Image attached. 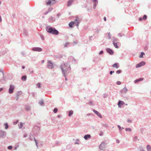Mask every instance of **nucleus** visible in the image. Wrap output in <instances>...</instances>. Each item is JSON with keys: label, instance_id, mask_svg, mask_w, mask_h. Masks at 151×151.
<instances>
[{"label": "nucleus", "instance_id": "ddd939ff", "mask_svg": "<svg viewBox=\"0 0 151 151\" xmlns=\"http://www.w3.org/2000/svg\"><path fill=\"white\" fill-rule=\"evenodd\" d=\"M124 104V102L122 101L119 100L118 103V105L119 107H120L122 106Z\"/></svg>", "mask_w": 151, "mask_h": 151}, {"label": "nucleus", "instance_id": "864d4df0", "mask_svg": "<svg viewBox=\"0 0 151 151\" xmlns=\"http://www.w3.org/2000/svg\"><path fill=\"white\" fill-rule=\"evenodd\" d=\"M118 35L120 37H121L122 36V35L121 33H119L118 34Z\"/></svg>", "mask_w": 151, "mask_h": 151}, {"label": "nucleus", "instance_id": "4d7b16f0", "mask_svg": "<svg viewBox=\"0 0 151 151\" xmlns=\"http://www.w3.org/2000/svg\"><path fill=\"white\" fill-rule=\"evenodd\" d=\"M116 84L118 85H120L121 84V82L119 81H118L116 82Z\"/></svg>", "mask_w": 151, "mask_h": 151}, {"label": "nucleus", "instance_id": "72a5a7b5", "mask_svg": "<svg viewBox=\"0 0 151 151\" xmlns=\"http://www.w3.org/2000/svg\"><path fill=\"white\" fill-rule=\"evenodd\" d=\"M35 142L36 143V145L37 147V148H38V141L35 138H34V139Z\"/></svg>", "mask_w": 151, "mask_h": 151}, {"label": "nucleus", "instance_id": "69168bd1", "mask_svg": "<svg viewBox=\"0 0 151 151\" xmlns=\"http://www.w3.org/2000/svg\"><path fill=\"white\" fill-rule=\"evenodd\" d=\"M80 21H78V22H77V24L76 25L78 26L79 25L78 24L80 23Z\"/></svg>", "mask_w": 151, "mask_h": 151}, {"label": "nucleus", "instance_id": "6e6552de", "mask_svg": "<svg viewBox=\"0 0 151 151\" xmlns=\"http://www.w3.org/2000/svg\"><path fill=\"white\" fill-rule=\"evenodd\" d=\"M145 64V62L144 61H142L139 63L137 64L136 65V68H139L141 66H143Z\"/></svg>", "mask_w": 151, "mask_h": 151}, {"label": "nucleus", "instance_id": "603ef678", "mask_svg": "<svg viewBox=\"0 0 151 151\" xmlns=\"http://www.w3.org/2000/svg\"><path fill=\"white\" fill-rule=\"evenodd\" d=\"M18 122V121L17 120L16 121H15V122H13V124L14 125H16V124H17V122Z\"/></svg>", "mask_w": 151, "mask_h": 151}, {"label": "nucleus", "instance_id": "393cba45", "mask_svg": "<svg viewBox=\"0 0 151 151\" xmlns=\"http://www.w3.org/2000/svg\"><path fill=\"white\" fill-rule=\"evenodd\" d=\"M73 114V111L70 110L68 112V115L69 116H70Z\"/></svg>", "mask_w": 151, "mask_h": 151}, {"label": "nucleus", "instance_id": "a211bd4d", "mask_svg": "<svg viewBox=\"0 0 151 151\" xmlns=\"http://www.w3.org/2000/svg\"><path fill=\"white\" fill-rule=\"evenodd\" d=\"M25 109L26 111H29L30 109V106L28 105H27L25 106Z\"/></svg>", "mask_w": 151, "mask_h": 151}, {"label": "nucleus", "instance_id": "f03ea898", "mask_svg": "<svg viewBox=\"0 0 151 151\" xmlns=\"http://www.w3.org/2000/svg\"><path fill=\"white\" fill-rule=\"evenodd\" d=\"M46 31L49 33L57 35L59 34L58 31L55 28L52 27L49 25L47 26L46 27Z\"/></svg>", "mask_w": 151, "mask_h": 151}, {"label": "nucleus", "instance_id": "ea45409f", "mask_svg": "<svg viewBox=\"0 0 151 151\" xmlns=\"http://www.w3.org/2000/svg\"><path fill=\"white\" fill-rule=\"evenodd\" d=\"M58 109L57 108H55L53 110V112L54 113H56L58 111Z\"/></svg>", "mask_w": 151, "mask_h": 151}, {"label": "nucleus", "instance_id": "5fc2aeb1", "mask_svg": "<svg viewBox=\"0 0 151 151\" xmlns=\"http://www.w3.org/2000/svg\"><path fill=\"white\" fill-rule=\"evenodd\" d=\"M137 139V136H135L134 138V140L135 141H136Z\"/></svg>", "mask_w": 151, "mask_h": 151}, {"label": "nucleus", "instance_id": "49530a36", "mask_svg": "<svg viewBox=\"0 0 151 151\" xmlns=\"http://www.w3.org/2000/svg\"><path fill=\"white\" fill-rule=\"evenodd\" d=\"M117 127L119 128V129L120 132H121V127L120 125H117Z\"/></svg>", "mask_w": 151, "mask_h": 151}, {"label": "nucleus", "instance_id": "473e14b6", "mask_svg": "<svg viewBox=\"0 0 151 151\" xmlns=\"http://www.w3.org/2000/svg\"><path fill=\"white\" fill-rule=\"evenodd\" d=\"M35 94H36L34 92H32V93H30V95H32V96L33 98H35Z\"/></svg>", "mask_w": 151, "mask_h": 151}, {"label": "nucleus", "instance_id": "dca6fc26", "mask_svg": "<svg viewBox=\"0 0 151 151\" xmlns=\"http://www.w3.org/2000/svg\"><path fill=\"white\" fill-rule=\"evenodd\" d=\"M91 137V136L90 134H86L84 137V138L86 140H87L88 138Z\"/></svg>", "mask_w": 151, "mask_h": 151}, {"label": "nucleus", "instance_id": "39448f33", "mask_svg": "<svg viewBox=\"0 0 151 151\" xmlns=\"http://www.w3.org/2000/svg\"><path fill=\"white\" fill-rule=\"evenodd\" d=\"M6 132L2 130H0V138H3L6 137Z\"/></svg>", "mask_w": 151, "mask_h": 151}, {"label": "nucleus", "instance_id": "c9c22d12", "mask_svg": "<svg viewBox=\"0 0 151 151\" xmlns=\"http://www.w3.org/2000/svg\"><path fill=\"white\" fill-rule=\"evenodd\" d=\"M125 130L126 131H129L131 132L132 131L131 129L130 128H126Z\"/></svg>", "mask_w": 151, "mask_h": 151}, {"label": "nucleus", "instance_id": "7ed1b4c3", "mask_svg": "<svg viewBox=\"0 0 151 151\" xmlns=\"http://www.w3.org/2000/svg\"><path fill=\"white\" fill-rule=\"evenodd\" d=\"M47 68L50 69H52L53 68L54 66L53 65V63H52L51 61L48 60L47 61Z\"/></svg>", "mask_w": 151, "mask_h": 151}, {"label": "nucleus", "instance_id": "37998d69", "mask_svg": "<svg viewBox=\"0 0 151 151\" xmlns=\"http://www.w3.org/2000/svg\"><path fill=\"white\" fill-rule=\"evenodd\" d=\"M12 148V146H9L7 148L9 150H11Z\"/></svg>", "mask_w": 151, "mask_h": 151}, {"label": "nucleus", "instance_id": "de8ad7c7", "mask_svg": "<svg viewBox=\"0 0 151 151\" xmlns=\"http://www.w3.org/2000/svg\"><path fill=\"white\" fill-rule=\"evenodd\" d=\"M60 142L57 141V142H55V145H60Z\"/></svg>", "mask_w": 151, "mask_h": 151}, {"label": "nucleus", "instance_id": "423d86ee", "mask_svg": "<svg viewBox=\"0 0 151 151\" xmlns=\"http://www.w3.org/2000/svg\"><path fill=\"white\" fill-rule=\"evenodd\" d=\"M99 149L101 150H104L106 148V144L104 142H103L99 146Z\"/></svg>", "mask_w": 151, "mask_h": 151}, {"label": "nucleus", "instance_id": "aec40b11", "mask_svg": "<svg viewBox=\"0 0 151 151\" xmlns=\"http://www.w3.org/2000/svg\"><path fill=\"white\" fill-rule=\"evenodd\" d=\"M118 63H114L112 66V67L114 68H118L119 67V66L118 65Z\"/></svg>", "mask_w": 151, "mask_h": 151}, {"label": "nucleus", "instance_id": "774afa93", "mask_svg": "<svg viewBox=\"0 0 151 151\" xmlns=\"http://www.w3.org/2000/svg\"><path fill=\"white\" fill-rule=\"evenodd\" d=\"M143 19V18H142V17H140L139 19V21H141Z\"/></svg>", "mask_w": 151, "mask_h": 151}, {"label": "nucleus", "instance_id": "338daca9", "mask_svg": "<svg viewBox=\"0 0 151 151\" xmlns=\"http://www.w3.org/2000/svg\"><path fill=\"white\" fill-rule=\"evenodd\" d=\"M116 142L117 143H119V141L118 139H116Z\"/></svg>", "mask_w": 151, "mask_h": 151}, {"label": "nucleus", "instance_id": "cd10ccee", "mask_svg": "<svg viewBox=\"0 0 151 151\" xmlns=\"http://www.w3.org/2000/svg\"><path fill=\"white\" fill-rule=\"evenodd\" d=\"M4 125L5 126V129H7L9 127V126L8 125V123H5L4 124Z\"/></svg>", "mask_w": 151, "mask_h": 151}, {"label": "nucleus", "instance_id": "a18cd8bd", "mask_svg": "<svg viewBox=\"0 0 151 151\" xmlns=\"http://www.w3.org/2000/svg\"><path fill=\"white\" fill-rule=\"evenodd\" d=\"M79 141V140L78 139H77L76 140V142H75V144H79V143H78Z\"/></svg>", "mask_w": 151, "mask_h": 151}, {"label": "nucleus", "instance_id": "9b49d317", "mask_svg": "<svg viewBox=\"0 0 151 151\" xmlns=\"http://www.w3.org/2000/svg\"><path fill=\"white\" fill-rule=\"evenodd\" d=\"M92 1L94 2L93 8L94 9H95L97 5L98 4V1L97 0H92Z\"/></svg>", "mask_w": 151, "mask_h": 151}, {"label": "nucleus", "instance_id": "680f3d73", "mask_svg": "<svg viewBox=\"0 0 151 151\" xmlns=\"http://www.w3.org/2000/svg\"><path fill=\"white\" fill-rule=\"evenodd\" d=\"M127 122L128 123H131L132 122V120H130L129 119H128L127 120Z\"/></svg>", "mask_w": 151, "mask_h": 151}, {"label": "nucleus", "instance_id": "0eeeda50", "mask_svg": "<svg viewBox=\"0 0 151 151\" xmlns=\"http://www.w3.org/2000/svg\"><path fill=\"white\" fill-rule=\"evenodd\" d=\"M32 50L34 51H37L40 52L42 51V48L40 47H33L32 48Z\"/></svg>", "mask_w": 151, "mask_h": 151}, {"label": "nucleus", "instance_id": "a878e982", "mask_svg": "<svg viewBox=\"0 0 151 151\" xmlns=\"http://www.w3.org/2000/svg\"><path fill=\"white\" fill-rule=\"evenodd\" d=\"M113 44L114 45V46L115 48H119V47L117 45V43H116V42L115 43V42H113Z\"/></svg>", "mask_w": 151, "mask_h": 151}, {"label": "nucleus", "instance_id": "1a4fd4ad", "mask_svg": "<svg viewBox=\"0 0 151 151\" xmlns=\"http://www.w3.org/2000/svg\"><path fill=\"white\" fill-rule=\"evenodd\" d=\"M106 50L107 52L110 55H112L114 53V52L113 50L109 48H106Z\"/></svg>", "mask_w": 151, "mask_h": 151}, {"label": "nucleus", "instance_id": "09e8293b", "mask_svg": "<svg viewBox=\"0 0 151 151\" xmlns=\"http://www.w3.org/2000/svg\"><path fill=\"white\" fill-rule=\"evenodd\" d=\"M89 104L91 105V106L93 105V102L92 101H90L89 102Z\"/></svg>", "mask_w": 151, "mask_h": 151}, {"label": "nucleus", "instance_id": "b1692460", "mask_svg": "<svg viewBox=\"0 0 151 151\" xmlns=\"http://www.w3.org/2000/svg\"><path fill=\"white\" fill-rule=\"evenodd\" d=\"M39 104L41 106H43L44 105V101L42 100L41 101H39Z\"/></svg>", "mask_w": 151, "mask_h": 151}, {"label": "nucleus", "instance_id": "4c0bfd02", "mask_svg": "<svg viewBox=\"0 0 151 151\" xmlns=\"http://www.w3.org/2000/svg\"><path fill=\"white\" fill-rule=\"evenodd\" d=\"M118 41V39L116 38H114V39L113 40V42H117Z\"/></svg>", "mask_w": 151, "mask_h": 151}, {"label": "nucleus", "instance_id": "e2e57ef3", "mask_svg": "<svg viewBox=\"0 0 151 151\" xmlns=\"http://www.w3.org/2000/svg\"><path fill=\"white\" fill-rule=\"evenodd\" d=\"M49 12V11H46L44 13V15H46Z\"/></svg>", "mask_w": 151, "mask_h": 151}, {"label": "nucleus", "instance_id": "412c9836", "mask_svg": "<svg viewBox=\"0 0 151 151\" xmlns=\"http://www.w3.org/2000/svg\"><path fill=\"white\" fill-rule=\"evenodd\" d=\"M27 78V76L25 75H24L22 77L21 79L22 81H26Z\"/></svg>", "mask_w": 151, "mask_h": 151}, {"label": "nucleus", "instance_id": "20e7f679", "mask_svg": "<svg viewBox=\"0 0 151 151\" xmlns=\"http://www.w3.org/2000/svg\"><path fill=\"white\" fill-rule=\"evenodd\" d=\"M14 88L15 87L12 84H10L9 90V93L10 94L12 93L14 91Z\"/></svg>", "mask_w": 151, "mask_h": 151}, {"label": "nucleus", "instance_id": "13d9d810", "mask_svg": "<svg viewBox=\"0 0 151 151\" xmlns=\"http://www.w3.org/2000/svg\"><path fill=\"white\" fill-rule=\"evenodd\" d=\"M103 53V50H101L99 53V54L101 55Z\"/></svg>", "mask_w": 151, "mask_h": 151}, {"label": "nucleus", "instance_id": "c03bdc74", "mask_svg": "<svg viewBox=\"0 0 151 151\" xmlns=\"http://www.w3.org/2000/svg\"><path fill=\"white\" fill-rule=\"evenodd\" d=\"M53 9L52 7H50L48 9V11H49V12H51Z\"/></svg>", "mask_w": 151, "mask_h": 151}, {"label": "nucleus", "instance_id": "2eb2a0df", "mask_svg": "<svg viewBox=\"0 0 151 151\" xmlns=\"http://www.w3.org/2000/svg\"><path fill=\"white\" fill-rule=\"evenodd\" d=\"M75 22L74 21H71L69 23V25L70 27H73V26L75 24Z\"/></svg>", "mask_w": 151, "mask_h": 151}, {"label": "nucleus", "instance_id": "c756f323", "mask_svg": "<svg viewBox=\"0 0 151 151\" xmlns=\"http://www.w3.org/2000/svg\"><path fill=\"white\" fill-rule=\"evenodd\" d=\"M74 21L76 22H78V21H80L78 16L76 17V18L74 19Z\"/></svg>", "mask_w": 151, "mask_h": 151}, {"label": "nucleus", "instance_id": "79ce46f5", "mask_svg": "<svg viewBox=\"0 0 151 151\" xmlns=\"http://www.w3.org/2000/svg\"><path fill=\"white\" fill-rule=\"evenodd\" d=\"M121 72H122L121 70H117L116 71V73L117 74H119L120 73H121Z\"/></svg>", "mask_w": 151, "mask_h": 151}, {"label": "nucleus", "instance_id": "e433bc0d", "mask_svg": "<svg viewBox=\"0 0 151 151\" xmlns=\"http://www.w3.org/2000/svg\"><path fill=\"white\" fill-rule=\"evenodd\" d=\"M108 37L109 39H111V35L110 34V32H108Z\"/></svg>", "mask_w": 151, "mask_h": 151}, {"label": "nucleus", "instance_id": "052dcab7", "mask_svg": "<svg viewBox=\"0 0 151 151\" xmlns=\"http://www.w3.org/2000/svg\"><path fill=\"white\" fill-rule=\"evenodd\" d=\"M106 94L104 93L103 95V98H105L106 97Z\"/></svg>", "mask_w": 151, "mask_h": 151}, {"label": "nucleus", "instance_id": "7c9ffc66", "mask_svg": "<svg viewBox=\"0 0 151 151\" xmlns=\"http://www.w3.org/2000/svg\"><path fill=\"white\" fill-rule=\"evenodd\" d=\"M20 94H19V93H17L16 95V100L17 101L18 99H19V96Z\"/></svg>", "mask_w": 151, "mask_h": 151}, {"label": "nucleus", "instance_id": "4468645a", "mask_svg": "<svg viewBox=\"0 0 151 151\" xmlns=\"http://www.w3.org/2000/svg\"><path fill=\"white\" fill-rule=\"evenodd\" d=\"M127 91V90L126 88V87H125L122 90L120 91V92L121 93H126Z\"/></svg>", "mask_w": 151, "mask_h": 151}, {"label": "nucleus", "instance_id": "f704fd0d", "mask_svg": "<svg viewBox=\"0 0 151 151\" xmlns=\"http://www.w3.org/2000/svg\"><path fill=\"white\" fill-rule=\"evenodd\" d=\"M102 125L104 127L107 128L108 127V125L107 124H102Z\"/></svg>", "mask_w": 151, "mask_h": 151}, {"label": "nucleus", "instance_id": "0e129e2a", "mask_svg": "<svg viewBox=\"0 0 151 151\" xmlns=\"http://www.w3.org/2000/svg\"><path fill=\"white\" fill-rule=\"evenodd\" d=\"M61 14L60 13L58 14L57 15V17H58V18H59V17L61 15Z\"/></svg>", "mask_w": 151, "mask_h": 151}, {"label": "nucleus", "instance_id": "f257e3e1", "mask_svg": "<svg viewBox=\"0 0 151 151\" xmlns=\"http://www.w3.org/2000/svg\"><path fill=\"white\" fill-rule=\"evenodd\" d=\"M60 67L62 70V73L63 76L65 77L69 73L70 70V65L67 63H64L61 64Z\"/></svg>", "mask_w": 151, "mask_h": 151}, {"label": "nucleus", "instance_id": "5701e85b", "mask_svg": "<svg viewBox=\"0 0 151 151\" xmlns=\"http://www.w3.org/2000/svg\"><path fill=\"white\" fill-rule=\"evenodd\" d=\"M73 2L72 0L69 1L68 2L67 6H69L71 5Z\"/></svg>", "mask_w": 151, "mask_h": 151}, {"label": "nucleus", "instance_id": "bb28decb", "mask_svg": "<svg viewBox=\"0 0 151 151\" xmlns=\"http://www.w3.org/2000/svg\"><path fill=\"white\" fill-rule=\"evenodd\" d=\"M6 81V77H5L4 76V75H3V76H2V79H0V81L1 82L2 81Z\"/></svg>", "mask_w": 151, "mask_h": 151}, {"label": "nucleus", "instance_id": "4be33fe9", "mask_svg": "<svg viewBox=\"0 0 151 151\" xmlns=\"http://www.w3.org/2000/svg\"><path fill=\"white\" fill-rule=\"evenodd\" d=\"M146 148L147 151H151V147L150 145H147V146Z\"/></svg>", "mask_w": 151, "mask_h": 151}, {"label": "nucleus", "instance_id": "2f4dec72", "mask_svg": "<svg viewBox=\"0 0 151 151\" xmlns=\"http://www.w3.org/2000/svg\"><path fill=\"white\" fill-rule=\"evenodd\" d=\"M23 126V123L22 122L20 123V125H19V129L21 128Z\"/></svg>", "mask_w": 151, "mask_h": 151}, {"label": "nucleus", "instance_id": "a19ab883", "mask_svg": "<svg viewBox=\"0 0 151 151\" xmlns=\"http://www.w3.org/2000/svg\"><path fill=\"white\" fill-rule=\"evenodd\" d=\"M69 44V43L68 42H66L64 45V47H67L68 45Z\"/></svg>", "mask_w": 151, "mask_h": 151}, {"label": "nucleus", "instance_id": "8fccbe9b", "mask_svg": "<svg viewBox=\"0 0 151 151\" xmlns=\"http://www.w3.org/2000/svg\"><path fill=\"white\" fill-rule=\"evenodd\" d=\"M103 134H104L103 132H100L99 135L100 136H102L103 135Z\"/></svg>", "mask_w": 151, "mask_h": 151}, {"label": "nucleus", "instance_id": "3c124183", "mask_svg": "<svg viewBox=\"0 0 151 151\" xmlns=\"http://www.w3.org/2000/svg\"><path fill=\"white\" fill-rule=\"evenodd\" d=\"M40 85L41 84L40 83H38L37 86L38 88H40L41 87Z\"/></svg>", "mask_w": 151, "mask_h": 151}, {"label": "nucleus", "instance_id": "6ab92c4d", "mask_svg": "<svg viewBox=\"0 0 151 151\" xmlns=\"http://www.w3.org/2000/svg\"><path fill=\"white\" fill-rule=\"evenodd\" d=\"M143 80V78H140L138 79H137L135 80L134 81V83H137L138 82H139L140 81H142Z\"/></svg>", "mask_w": 151, "mask_h": 151}, {"label": "nucleus", "instance_id": "c85d7f7f", "mask_svg": "<svg viewBox=\"0 0 151 151\" xmlns=\"http://www.w3.org/2000/svg\"><path fill=\"white\" fill-rule=\"evenodd\" d=\"M145 55V53L143 52H142L141 53V54L140 55V56H139V57L140 58H143V55Z\"/></svg>", "mask_w": 151, "mask_h": 151}, {"label": "nucleus", "instance_id": "bf43d9fd", "mask_svg": "<svg viewBox=\"0 0 151 151\" xmlns=\"http://www.w3.org/2000/svg\"><path fill=\"white\" fill-rule=\"evenodd\" d=\"M114 73V71H111L110 72V75H112V73Z\"/></svg>", "mask_w": 151, "mask_h": 151}, {"label": "nucleus", "instance_id": "9d476101", "mask_svg": "<svg viewBox=\"0 0 151 151\" xmlns=\"http://www.w3.org/2000/svg\"><path fill=\"white\" fill-rule=\"evenodd\" d=\"M55 18L52 16H50L48 19L49 22L50 23H53L55 21Z\"/></svg>", "mask_w": 151, "mask_h": 151}, {"label": "nucleus", "instance_id": "6e6d98bb", "mask_svg": "<svg viewBox=\"0 0 151 151\" xmlns=\"http://www.w3.org/2000/svg\"><path fill=\"white\" fill-rule=\"evenodd\" d=\"M0 72L2 73L3 75H4V70H2L0 69Z\"/></svg>", "mask_w": 151, "mask_h": 151}, {"label": "nucleus", "instance_id": "58836bf2", "mask_svg": "<svg viewBox=\"0 0 151 151\" xmlns=\"http://www.w3.org/2000/svg\"><path fill=\"white\" fill-rule=\"evenodd\" d=\"M147 19V16L146 15H144L143 17V19L144 20H145Z\"/></svg>", "mask_w": 151, "mask_h": 151}, {"label": "nucleus", "instance_id": "f3484780", "mask_svg": "<svg viewBox=\"0 0 151 151\" xmlns=\"http://www.w3.org/2000/svg\"><path fill=\"white\" fill-rule=\"evenodd\" d=\"M35 129L36 130V132H38L40 130V127L37 126H35V127L34 128V130H35ZM35 131L34 130V131Z\"/></svg>", "mask_w": 151, "mask_h": 151}, {"label": "nucleus", "instance_id": "f8f14e48", "mask_svg": "<svg viewBox=\"0 0 151 151\" xmlns=\"http://www.w3.org/2000/svg\"><path fill=\"white\" fill-rule=\"evenodd\" d=\"M93 112L96 114L97 115V116H98L100 118H102V116H101V114H100L99 112H98V111H96V110H95V109H93Z\"/></svg>", "mask_w": 151, "mask_h": 151}]
</instances>
